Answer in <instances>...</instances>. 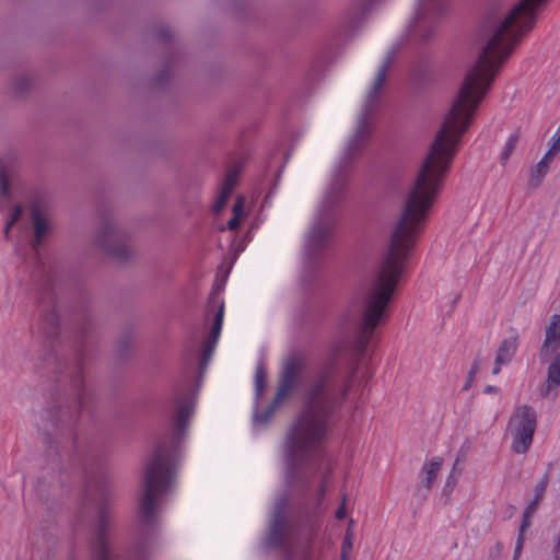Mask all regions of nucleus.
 <instances>
[{
	"label": "nucleus",
	"mask_w": 560,
	"mask_h": 560,
	"mask_svg": "<svg viewBox=\"0 0 560 560\" xmlns=\"http://www.w3.org/2000/svg\"><path fill=\"white\" fill-rule=\"evenodd\" d=\"M482 100L455 98L430 145L428 155L406 196L388 252L376 269L371 284L361 293V317L355 323V335L348 346L350 353L355 358L363 355L374 330L385 317L405 265L443 188L462 137L470 127Z\"/></svg>",
	"instance_id": "1"
},
{
	"label": "nucleus",
	"mask_w": 560,
	"mask_h": 560,
	"mask_svg": "<svg viewBox=\"0 0 560 560\" xmlns=\"http://www.w3.org/2000/svg\"><path fill=\"white\" fill-rule=\"evenodd\" d=\"M348 390V383L332 382L329 369L322 371L306 389L303 408L289 428L283 447L288 485L291 486L300 470L315 459L328 460L322 444Z\"/></svg>",
	"instance_id": "2"
},
{
	"label": "nucleus",
	"mask_w": 560,
	"mask_h": 560,
	"mask_svg": "<svg viewBox=\"0 0 560 560\" xmlns=\"http://www.w3.org/2000/svg\"><path fill=\"white\" fill-rule=\"evenodd\" d=\"M396 52L397 48L393 47L384 58L365 97L354 132L348 141L342 156L332 172L323 199L318 205L314 222L305 242V254L310 261H315L327 248L330 233L337 221V209L343 197L350 175V163L366 143L371 130L370 119L380 107L381 92Z\"/></svg>",
	"instance_id": "3"
},
{
	"label": "nucleus",
	"mask_w": 560,
	"mask_h": 560,
	"mask_svg": "<svg viewBox=\"0 0 560 560\" xmlns=\"http://www.w3.org/2000/svg\"><path fill=\"white\" fill-rule=\"evenodd\" d=\"M176 469L174 450L159 444L145 465L143 493L139 504L142 524L152 525L155 522L158 501L173 490Z\"/></svg>",
	"instance_id": "4"
},
{
	"label": "nucleus",
	"mask_w": 560,
	"mask_h": 560,
	"mask_svg": "<svg viewBox=\"0 0 560 560\" xmlns=\"http://www.w3.org/2000/svg\"><path fill=\"white\" fill-rule=\"evenodd\" d=\"M330 470H328L324 479L318 486V503L316 510L311 515H304L296 523H288L285 520V512L288 506V498L285 494L279 497L275 503L270 525L266 536L264 537L262 545L266 549H278L283 556V560H291V545L289 536L294 526L306 525L310 529L311 536L314 535L319 528V521L323 516L320 504L325 499L327 491V479L329 478Z\"/></svg>",
	"instance_id": "5"
},
{
	"label": "nucleus",
	"mask_w": 560,
	"mask_h": 560,
	"mask_svg": "<svg viewBox=\"0 0 560 560\" xmlns=\"http://www.w3.org/2000/svg\"><path fill=\"white\" fill-rule=\"evenodd\" d=\"M451 10L450 0H417L409 27L421 43L429 42Z\"/></svg>",
	"instance_id": "6"
},
{
	"label": "nucleus",
	"mask_w": 560,
	"mask_h": 560,
	"mask_svg": "<svg viewBox=\"0 0 560 560\" xmlns=\"http://www.w3.org/2000/svg\"><path fill=\"white\" fill-rule=\"evenodd\" d=\"M537 428V412L527 405L516 406L508 422V432L511 435V450L514 454L524 455L532 446Z\"/></svg>",
	"instance_id": "7"
},
{
	"label": "nucleus",
	"mask_w": 560,
	"mask_h": 560,
	"mask_svg": "<svg viewBox=\"0 0 560 560\" xmlns=\"http://www.w3.org/2000/svg\"><path fill=\"white\" fill-rule=\"evenodd\" d=\"M98 492L101 504L93 536L90 541V549L93 560H110V548L107 539V529L109 524L108 491L102 485Z\"/></svg>",
	"instance_id": "8"
},
{
	"label": "nucleus",
	"mask_w": 560,
	"mask_h": 560,
	"mask_svg": "<svg viewBox=\"0 0 560 560\" xmlns=\"http://www.w3.org/2000/svg\"><path fill=\"white\" fill-rule=\"evenodd\" d=\"M305 360L303 357L292 353L283 362L279 384L276 393L277 402H282L283 399L298 389L302 384V376L305 370Z\"/></svg>",
	"instance_id": "9"
},
{
	"label": "nucleus",
	"mask_w": 560,
	"mask_h": 560,
	"mask_svg": "<svg viewBox=\"0 0 560 560\" xmlns=\"http://www.w3.org/2000/svg\"><path fill=\"white\" fill-rule=\"evenodd\" d=\"M173 402L175 409L172 418L173 434L175 440L179 442L194 413L195 401L192 396L179 386L175 389Z\"/></svg>",
	"instance_id": "10"
},
{
	"label": "nucleus",
	"mask_w": 560,
	"mask_h": 560,
	"mask_svg": "<svg viewBox=\"0 0 560 560\" xmlns=\"http://www.w3.org/2000/svg\"><path fill=\"white\" fill-rule=\"evenodd\" d=\"M209 304H213V305L218 304L219 310L215 314L211 331L202 346V351H201V355H200V368L202 370L206 369V366L208 365V363L211 359V355L217 347V343H218V340H219V337L221 334V329H222L223 315H224V301H223V298H222L219 289H214L211 292V294L209 296Z\"/></svg>",
	"instance_id": "11"
},
{
	"label": "nucleus",
	"mask_w": 560,
	"mask_h": 560,
	"mask_svg": "<svg viewBox=\"0 0 560 560\" xmlns=\"http://www.w3.org/2000/svg\"><path fill=\"white\" fill-rule=\"evenodd\" d=\"M520 334L517 329L510 327L508 336L500 342L494 360L492 374H499L502 366L509 364L515 357L518 348Z\"/></svg>",
	"instance_id": "12"
},
{
	"label": "nucleus",
	"mask_w": 560,
	"mask_h": 560,
	"mask_svg": "<svg viewBox=\"0 0 560 560\" xmlns=\"http://www.w3.org/2000/svg\"><path fill=\"white\" fill-rule=\"evenodd\" d=\"M552 144L549 150L545 153L541 160L530 171L528 184L532 187H538L542 179L546 177L549 171V163L555 155L560 151V126L552 136Z\"/></svg>",
	"instance_id": "13"
},
{
	"label": "nucleus",
	"mask_w": 560,
	"mask_h": 560,
	"mask_svg": "<svg viewBox=\"0 0 560 560\" xmlns=\"http://www.w3.org/2000/svg\"><path fill=\"white\" fill-rule=\"evenodd\" d=\"M560 347V314H552L545 327V339L539 349V359L547 361Z\"/></svg>",
	"instance_id": "14"
},
{
	"label": "nucleus",
	"mask_w": 560,
	"mask_h": 560,
	"mask_svg": "<svg viewBox=\"0 0 560 560\" xmlns=\"http://www.w3.org/2000/svg\"><path fill=\"white\" fill-rule=\"evenodd\" d=\"M238 177V170L231 168L226 172L223 183L220 187L218 198L213 205V211L219 213L225 206Z\"/></svg>",
	"instance_id": "15"
},
{
	"label": "nucleus",
	"mask_w": 560,
	"mask_h": 560,
	"mask_svg": "<svg viewBox=\"0 0 560 560\" xmlns=\"http://www.w3.org/2000/svg\"><path fill=\"white\" fill-rule=\"evenodd\" d=\"M238 177V170L231 168L226 172L223 183L220 187L218 198L213 205V211L219 213L225 206Z\"/></svg>",
	"instance_id": "16"
},
{
	"label": "nucleus",
	"mask_w": 560,
	"mask_h": 560,
	"mask_svg": "<svg viewBox=\"0 0 560 560\" xmlns=\"http://www.w3.org/2000/svg\"><path fill=\"white\" fill-rule=\"evenodd\" d=\"M442 463L443 459L441 457H432L430 460L423 464L421 468L423 481L421 482L420 488L423 487L427 491H429L433 487Z\"/></svg>",
	"instance_id": "17"
},
{
	"label": "nucleus",
	"mask_w": 560,
	"mask_h": 560,
	"mask_svg": "<svg viewBox=\"0 0 560 560\" xmlns=\"http://www.w3.org/2000/svg\"><path fill=\"white\" fill-rule=\"evenodd\" d=\"M32 220L35 229V237L33 242V248L37 252L44 235L48 231L49 224L46 218L40 213L37 207L32 208Z\"/></svg>",
	"instance_id": "18"
},
{
	"label": "nucleus",
	"mask_w": 560,
	"mask_h": 560,
	"mask_svg": "<svg viewBox=\"0 0 560 560\" xmlns=\"http://www.w3.org/2000/svg\"><path fill=\"white\" fill-rule=\"evenodd\" d=\"M560 386V352H558L549 364L546 380V389L542 396H547L550 390Z\"/></svg>",
	"instance_id": "19"
},
{
	"label": "nucleus",
	"mask_w": 560,
	"mask_h": 560,
	"mask_svg": "<svg viewBox=\"0 0 560 560\" xmlns=\"http://www.w3.org/2000/svg\"><path fill=\"white\" fill-rule=\"evenodd\" d=\"M43 330L47 337L52 338L58 335L59 331V316L55 307L47 310L42 315Z\"/></svg>",
	"instance_id": "20"
},
{
	"label": "nucleus",
	"mask_w": 560,
	"mask_h": 560,
	"mask_svg": "<svg viewBox=\"0 0 560 560\" xmlns=\"http://www.w3.org/2000/svg\"><path fill=\"white\" fill-rule=\"evenodd\" d=\"M548 476L545 475L542 478H540L537 483L534 487V495L533 499L527 503L526 508L530 509L532 511H536L539 503L541 502L545 491L548 486Z\"/></svg>",
	"instance_id": "21"
},
{
	"label": "nucleus",
	"mask_w": 560,
	"mask_h": 560,
	"mask_svg": "<svg viewBox=\"0 0 560 560\" xmlns=\"http://www.w3.org/2000/svg\"><path fill=\"white\" fill-rule=\"evenodd\" d=\"M265 368L261 361L256 365L255 371V405L258 406L265 389Z\"/></svg>",
	"instance_id": "22"
},
{
	"label": "nucleus",
	"mask_w": 560,
	"mask_h": 560,
	"mask_svg": "<svg viewBox=\"0 0 560 560\" xmlns=\"http://www.w3.org/2000/svg\"><path fill=\"white\" fill-rule=\"evenodd\" d=\"M280 404L281 402H277L275 397L272 402L262 412L256 410L253 417L254 425H266Z\"/></svg>",
	"instance_id": "23"
},
{
	"label": "nucleus",
	"mask_w": 560,
	"mask_h": 560,
	"mask_svg": "<svg viewBox=\"0 0 560 560\" xmlns=\"http://www.w3.org/2000/svg\"><path fill=\"white\" fill-rule=\"evenodd\" d=\"M280 404L281 402H277L275 397L272 402L262 412L256 410L253 417L254 425H266Z\"/></svg>",
	"instance_id": "24"
},
{
	"label": "nucleus",
	"mask_w": 560,
	"mask_h": 560,
	"mask_svg": "<svg viewBox=\"0 0 560 560\" xmlns=\"http://www.w3.org/2000/svg\"><path fill=\"white\" fill-rule=\"evenodd\" d=\"M518 139H520L518 132H513L510 135V137L505 141L503 151L501 153V163L502 164H505L508 162V160L510 159L512 152L514 151V149L518 142Z\"/></svg>",
	"instance_id": "25"
},
{
	"label": "nucleus",
	"mask_w": 560,
	"mask_h": 560,
	"mask_svg": "<svg viewBox=\"0 0 560 560\" xmlns=\"http://www.w3.org/2000/svg\"><path fill=\"white\" fill-rule=\"evenodd\" d=\"M73 385L75 386V389H77V395H78V400H79V405H80V408H83V404H84V385H83V370H82V366H78V371H77V374L73 378Z\"/></svg>",
	"instance_id": "26"
},
{
	"label": "nucleus",
	"mask_w": 560,
	"mask_h": 560,
	"mask_svg": "<svg viewBox=\"0 0 560 560\" xmlns=\"http://www.w3.org/2000/svg\"><path fill=\"white\" fill-rule=\"evenodd\" d=\"M352 546V532L350 529H347L341 546V560H349Z\"/></svg>",
	"instance_id": "27"
},
{
	"label": "nucleus",
	"mask_w": 560,
	"mask_h": 560,
	"mask_svg": "<svg viewBox=\"0 0 560 560\" xmlns=\"http://www.w3.org/2000/svg\"><path fill=\"white\" fill-rule=\"evenodd\" d=\"M0 195L4 198L10 196V182L4 168L0 170Z\"/></svg>",
	"instance_id": "28"
},
{
	"label": "nucleus",
	"mask_w": 560,
	"mask_h": 560,
	"mask_svg": "<svg viewBox=\"0 0 560 560\" xmlns=\"http://www.w3.org/2000/svg\"><path fill=\"white\" fill-rule=\"evenodd\" d=\"M22 214V206L20 205H16L13 209V213H12V217L11 219L7 222L5 226H4V234L5 236L8 237L9 234H10V230L11 228L15 224V222L20 219Z\"/></svg>",
	"instance_id": "29"
},
{
	"label": "nucleus",
	"mask_w": 560,
	"mask_h": 560,
	"mask_svg": "<svg viewBox=\"0 0 560 560\" xmlns=\"http://www.w3.org/2000/svg\"><path fill=\"white\" fill-rule=\"evenodd\" d=\"M534 513H535L534 511H532L530 509L525 506V509L523 511V515H522V522H521V525L518 528V533H522L523 536H524L526 529L530 525V518L533 517Z\"/></svg>",
	"instance_id": "30"
},
{
	"label": "nucleus",
	"mask_w": 560,
	"mask_h": 560,
	"mask_svg": "<svg viewBox=\"0 0 560 560\" xmlns=\"http://www.w3.org/2000/svg\"><path fill=\"white\" fill-rule=\"evenodd\" d=\"M534 513H535L534 511H532L530 509L525 506V509L523 511V515H522V522H521V525L518 528V533H522L523 536H524L526 529L530 525V518L533 517Z\"/></svg>",
	"instance_id": "31"
},
{
	"label": "nucleus",
	"mask_w": 560,
	"mask_h": 560,
	"mask_svg": "<svg viewBox=\"0 0 560 560\" xmlns=\"http://www.w3.org/2000/svg\"><path fill=\"white\" fill-rule=\"evenodd\" d=\"M523 546H524V536L522 535V533H518L517 539H516V542H515L514 552H513V560H517L518 559V557L522 553Z\"/></svg>",
	"instance_id": "32"
},
{
	"label": "nucleus",
	"mask_w": 560,
	"mask_h": 560,
	"mask_svg": "<svg viewBox=\"0 0 560 560\" xmlns=\"http://www.w3.org/2000/svg\"><path fill=\"white\" fill-rule=\"evenodd\" d=\"M346 501H347V495L342 494L341 503H340V505L338 506V509L336 510V513H335V517L337 520H342L346 516Z\"/></svg>",
	"instance_id": "33"
},
{
	"label": "nucleus",
	"mask_w": 560,
	"mask_h": 560,
	"mask_svg": "<svg viewBox=\"0 0 560 560\" xmlns=\"http://www.w3.org/2000/svg\"><path fill=\"white\" fill-rule=\"evenodd\" d=\"M243 208H244V199H243V197H238L233 206V215H237L238 218H242Z\"/></svg>",
	"instance_id": "34"
},
{
	"label": "nucleus",
	"mask_w": 560,
	"mask_h": 560,
	"mask_svg": "<svg viewBox=\"0 0 560 560\" xmlns=\"http://www.w3.org/2000/svg\"><path fill=\"white\" fill-rule=\"evenodd\" d=\"M109 253L120 259H126L128 257V249L126 247H118L109 249Z\"/></svg>",
	"instance_id": "35"
},
{
	"label": "nucleus",
	"mask_w": 560,
	"mask_h": 560,
	"mask_svg": "<svg viewBox=\"0 0 560 560\" xmlns=\"http://www.w3.org/2000/svg\"><path fill=\"white\" fill-rule=\"evenodd\" d=\"M240 221H241V218H238L237 215H233L229 221H228V229L229 230H235L238 224H240Z\"/></svg>",
	"instance_id": "36"
},
{
	"label": "nucleus",
	"mask_w": 560,
	"mask_h": 560,
	"mask_svg": "<svg viewBox=\"0 0 560 560\" xmlns=\"http://www.w3.org/2000/svg\"><path fill=\"white\" fill-rule=\"evenodd\" d=\"M304 559L305 560H313L312 541H311V539L307 541L306 549L304 551Z\"/></svg>",
	"instance_id": "37"
},
{
	"label": "nucleus",
	"mask_w": 560,
	"mask_h": 560,
	"mask_svg": "<svg viewBox=\"0 0 560 560\" xmlns=\"http://www.w3.org/2000/svg\"><path fill=\"white\" fill-rule=\"evenodd\" d=\"M478 370H479V362L476 361V362H474V364L471 365V368L469 370V373H468L469 381L474 380V377L477 374Z\"/></svg>",
	"instance_id": "38"
},
{
	"label": "nucleus",
	"mask_w": 560,
	"mask_h": 560,
	"mask_svg": "<svg viewBox=\"0 0 560 560\" xmlns=\"http://www.w3.org/2000/svg\"><path fill=\"white\" fill-rule=\"evenodd\" d=\"M486 394H497L499 392V388L494 385H487L483 389Z\"/></svg>",
	"instance_id": "39"
},
{
	"label": "nucleus",
	"mask_w": 560,
	"mask_h": 560,
	"mask_svg": "<svg viewBox=\"0 0 560 560\" xmlns=\"http://www.w3.org/2000/svg\"><path fill=\"white\" fill-rule=\"evenodd\" d=\"M107 233H108L109 235H113V236H116V234H117L116 230H114L112 226H108V228H107Z\"/></svg>",
	"instance_id": "40"
},
{
	"label": "nucleus",
	"mask_w": 560,
	"mask_h": 560,
	"mask_svg": "<svg viewBox=\"0 0 560 560\" xmlns=\"http://www.w3.org/2000/svg\"><path fill=\"white\" fill-rule=\"evenodd\" d=\"M456 466H457V460H456V462L454 463V465H453L452 474H454V472H455V470H457V467H456Z\"/></svg>",
	"instance_id": "41"
},
{
	"label": "nucleus",
	"mask_w": 560,
	"mask_h": 560,
	"mask_svg": "<svg viewBox=\"0 0 560 560\" xmlns=\"http://www.w3.org/2000/svg\"><path fill=\"white\" fill-rule=\"evenodd\" d=\"M470 382H471V381H469V380H468V382H467V383H465L464 389H468V388H469V386H470Z\"/></svg>",
	"instance_id": "42"
},
{
	"label": "nucleus",
	"mask_w": 560,
	"mask_h": 560,
	"mask_svg": "<svg viewBox=\"0 0 560 560\" xmlns=\"http://www.w3.org/2000/svg\"><path fill=\"white\" fill-rule=\"evenodd\" d=\"M353 525H354V521H353V520H351V521H350V523H349V528H348V529H350V530H351V527H352Z\"/></svg>",
	"instance_id": "43"
}]
</instances>
